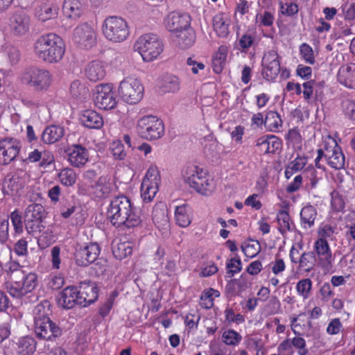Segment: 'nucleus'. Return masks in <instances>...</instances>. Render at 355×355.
<instances>
[{
    "instance_id": "obj_1",
    "label": "nucleus",
    "mask_w": 355,
    "mask_h": 355,
    "mask_svg": "<svg viewBox=\"0 0 355 355\" xmlns=\"http://www.w3.org/2000/svg\"><path fill=\"white\" fill-rule=\"evenodd\" d=\"M107 218L117 227L134 228L139 226L142 222L139 210L123 195L115 196L111 200Z\"/></svg>"
},
{
    "instance_id": "obj_2",
    "label": "nucleus",
    "mask_w": 355,
    "mask_h": 355,
    "mask_svg": "<svg viewBox=\"0 0 355 355\" xmlns=\"http://www.w3.org/2000/svg\"><path fill=\"white\" fill-rule=\"evenodd\" d=\"M34 55L49 64L59 62L65 53L64 42L55 33H46L37 37L33 43Z\"/></svg>"
},
{
    "instance_id": "obj_3",
    "label": "nucleus",
    "mask_w": 355,
    "mask_h": 355,
    "mask_svg": "<svg viewBox=\"0 0 355 355\" xmlns=\"http://www.w3.org/2000/svg\"><path fill=\"white\" fill-rule=\"evenodd\" d=\"M182 176L185 183L202 195L209 196L215 191L216 183L214 178L200 166L194 164L186 166L182 171Z\"/></svg>"
},
{
    "instance_id": "obj_4",
    "label": "nucleus",
    "mask_w": 355,
    "mask_h": 355,
    "mask_svg": "<svg viewBox=\"0 0 355 355\" xmlns=\"http://www.w3.org/2000/svg\"><path fill=\"white\" fill-rule=\"evenodd\" d=\"M19 80L37 92L49 91L54 82L53 75L49 69L34 66L24 69Z\"/></svg>"
},
{
    "instance_id": "obj_5",
    "label": "nucleus",
    "mask_w": 355,
    "mask_h": 355,
    "mask_svg": "<svg viewBox=\"0 0 355 355\" xmlns=\"http://www.w3.org/2000/svg\"><path fill=\"white\" fill-rule=\"evenodd\" d=\"M49 309L40 304L34 309V331L35 336L46 340H53L61 336V329L48 317Z\"/></svg>"
},
{
    "instance_id": "obj_6",
    "label": "nucleus",
    "mask_w": 355,
    "mask_h": 355,
    "mask_svg": "<svg viewBox=\"0 0 355 355\" xmlns=\"http://www.w3.org/2000/svg\"><path fill=\"white\" fill-rule=\"evenodd\" d=\"M324 157L327 164L332 168L341 169L345 166V157L338 145L337 141L331 136H327L323 140V149L318 150V156L315 159V166L321 168L320 160Z\"/></svg>"
},
{
    "instance_id": "obj_7",
    "label": "nucleus",
    "mask_w": 355,
    "mask_h": 355,
    "mask_svg": "<svg viewBox=\"0 0 355 355\" xmlns=\"http://www.w3.org/2000/svg\"><path fill=\"white\" fill-rule=\"evenodd\" d=\"M134 49L145 62H150L159 58L164 51V44L155 34L146 33L141 35L135 42Z\"/></svg>"
},
{
    "instance_id": "obj_8",
    "label": "nucleus",
    "mask_w": 355,
    "mask_h": 355,
    "mask_svg": "<svg viewBox=\"0 0 355 355\" xmlns=\"http://www.w3.org/2000/svg\"><path fill=\"white\" fill-rule=\"evenodd\" d=\"M101 30L105 38L113 43L123 42L130 35L128 22L116 16L107 17L103 22Z\"/></svg>"
},
{
    "instance_id": "obj_9",
    "label": "nucleus",
    "mask_w": 355,
    "mask_h": 355,
    "mask_svg": "<svg viewBox=\"0 0 355 355\" xmlns=\"http://www.w3.org/2000/svg\"><path fill=\"white\" fill-rule=\"evenodd\" d=\"M144 88L140 80L128 76L119 83L118 94L126 103L133 105L139 103L144 96Z\"/></svg>"
},
{
    "instance_id": "obj_10",
    "label": "nucleus",
    "mask_w": 355,
    "mask_h": 355,
    "mask_svg": "<svg viewBox=\"0 0 355 355\" xmlns=\"http://www.w3.org/2000/svg\"><path fill=\"white\" fill-rule=\"evenodd\" d=\"M137 131L143 139L155 140L164 135V125L160 119L155 116L147 115L137 121Z\"/></svg>"
},
{
    "instance_id": "obj_11",
    "label": "nucleus",
    "mask_w": 355,
    "mask_h": 355,
    "mask_svg": "<svg viewBox=\"0 0 355 355\" xmlns=\"http://www.w3.org/2000/svg\"><path fill=\"white\" fill-rule=\"evenodd\" d=\"M37 285V276L33 272H22L15 280L7 286L10 295L19 298L33 291Z\"/></svg>"
},
{
    "instance_id": "obj_12",
    "label": "nucleus",
    "mask_w": 355,
    "mask_h": 355,
    "mask_svg": "<svg viewBox=\"0 0 355 355\" xmlns=\"http://www.w3.org/2000/svg\"><path fill=\"white\" fill-rule=\"evenodd\" d=\"M161 178L158 168L150 166L143 178L141 185V196L144 201H151L159 190Z\"/></svg>"
},
{
    "instance_id": "obj_13",
    "label": "nucleus",
    "mask_w": 355,
    "mask_h": 355,
    "mask_svg": "<svg viewBox=\"0 0 355 355\" xmlns=\"http://www.w3.org/2000/svg\"><path fill=\"white\" fill-rule=\"evenodd\" d=\"M94 99L95 105L101 110L114 109L117 104L113 85L109 83H103L96 86Z\"/></svg>"
},
{
    "instance_id": "obj_14",
    "label": "nucleus",
    "mask_w": 355,
    "mask_h": 355,
    "mask_svg": "<svg viewBox=\"0 0 355 355\" xmlns=\"http://www.w3.org/2000/svg\"><path fill=\"white\" fill-rule=\"evenodd\" d=\"M72 40L80 48L89 49L96 44V33L89 24H81L73 30Z\"/></svg>"
},
{
    "instance_id": "obj_15",
    "label": "nucleus",
    "mask_w": 355,
    "mask_h": 355,
    "mask_svg": "<svg viewBox=\"0 0 355 355\" xmlns=\"http://www.w3.org/2000/svg\"><path fill=\"white\" fill-rule=\"evenodd\" d=\"M280 71V57L275 49L266 51L262 58V76L268 81L274 80Z\"/></svg>"
},
{
    "instance_id": "obj_16",
    "label": "nucleus",
    "mask_w": 355,
    "mask_h": 355,
    "mask_svg": "<svg viewBox=\"0 0 355 355\" xmlns=\"http://www.w3.org/2000/svg\"><path fill=\"white\" fill-rule=\"evenodd\" d=\"M21 148L20 142L13 138L0 140V164L6 165L13 161Z\"/></svg>"
},
{
    "instance_id": "obj_17",
    "label": "nucleus",
    "mask_w": 355,
    "mask_h": 355,
    "mask_svg": "<svg viewBox=\"0 0 355 355\" xmlns=\"http://www.w3.org/2000/svg\"><path fill=\"white\" fill-rule=\"evenodd\" d=\"M314 250L318 257L319 265L325 270L332 268L334 258L327 241L324 239H318L313 245Z\"/></svg>"
},
{
    "instance_id": "obj_18",
    "label": "nucleus",
    "mask_w": 355,
    "mask_h": 355,
    "mask_svg": "<svg viewBox=\"0 0 355 355\" xmlns=\"http://www.w3.org/2000/svg\"><path fill=\"white\" fill-rule=\"evenodd\" d=\"M191 24V17L187 13L171 12L164 19L165 28L174 34Z\"/></svg>"
},
{
    "instance_id": "obj_19",
    "label": "nucleus",
    "mask_w": 355,
    "mask_h": 355,
    "mask_svg": "<svg viewBox=\"0 0 355 355\" xmlns=\"http://www.w3.org/2000/svg\"><path fill=\"white\" fill-rule=\"evenodd\" d=\"M66 153L68 162L73 167H83L89 161L88 150L80 144L69 146Z\"/></svg>"
},
{
    "instance_id": "obj_20",
    "label": "nucleus",
    "mask_w": 355,
    "mask_h": 355,
    "mask_svg": "<svg viewBox=\"0 0 355 355\" xmlns=\"http://www.w3.org/2000/svg\"><path fill=\"white\" fill-rule=\"evenodd\" d=\"M100 254L99 245L96 243H89L79 248L75 254L76 263L86 266L94 262Z\"/></svg>"
},
{
    "instance_id": "obj_21",
    "label": "nucleus",
    "mask_w": 355,
    "mask_h": 355,
    "mask_svg": "<svg viewBox=\"0 0 355 355\" xmlns=\"http://www.w3.org/2000/svg\"><path fill=\"white\" fill-rule=\"evenodd\" d=\"M255 146L261 153H275L281 149L282 142L275 135H264L256 140Z\"/></svg>"
},
{
    "instance_id": "obj_22",
    "label": "nucleus",
    "mask_w": 355,
    "mask_h": 355,
    "mask_svg": "<svg viewBox=\"0 0 355 355\" xmlns=\"http://www.w3.org/2000/svg\"><path fill=\"white\" fill-rule=\"evenodd\" d=\"M9 26L15 35H23L29 31L30 19L22 12H16L10 17Z\"/></svg>"
},
{
    "instance_id": "obj_23",
    "label": "nucleus",
    "mask_w": 355,
    "mask_h": 355,
    "mask_svg": "<svg viewBox=\"0 0 355 355\" xmlns=\"http://www.w3.org/2000/svg\"><path fill=\"white\" fill-rule=\"evenodd\" d=\"M79 305L87 306L94 303L98 297L97 288L94 284L83 282L78 288Z\"/></svg>"
},
{
    "instance_id": "obj_24",
    "label": "nucleus",
    "mask_w": 355,
    "mask_h": 355,
    "mask_svg": "<svg viewBox=\"0 0 355 355\" xmlns=\"http://www.w3.org/2000/svg\"><path fill=\"white\" fill-rule=\"evenodd\" d=\"M58 303L66 309H72L76 304L79 305V295L78 288L68 286L60 292Z\"/></svg>"
},
{
    "instance_id": "obj_25",
    "label": "nucleus",
    "mask_w": 355,
    "mask_h": 355,
    "mask_svg": "<svg viewBox=\"0 0 355 355\" xmlns=\"http://www.w3.org/2000/svg\"><path fill=\"white\" fill-rule=\"evenodd\" d=\"M214 31L216 35L223 38H226L230 34L231 19L228 14L219 12L214 15L212 20Z\"/></svg>"
},
{
    "instance_id": "obj_26",
    "label": "nucleus",
    "mask_w": 355,
    "mask_h": 355,
    "mask_svg": "<svg viewBox=\"0 0 355 355\" xmlns=\"http://www.w3.org/2000/svg\"><path fill=\"white\" fill-rule=\"evenodd\" d=\"M152 219L157 227L161 230H166L169 227L168 210L165 204L159 202L153 207Z\"/></svg>"
},
{
    "instance_id": "obj_27",
    "label": "nucleus",
    "mask_w": 355,
    "mask_h": 355,
    "mask_svg": "<svg viewBox=\"0 0 355 355\" xmlns=\"http://www.w3.org/2000/svg\"><path fill=\"white\" fill-rule=\"evenodd\" d=\"M106 75L105 64L100 60L90 62L85 69V76L92 82L103 80Z\"/></svg>"
},
{
    "instance_id": "obj_28",
    "label": "nucleus",
    "mask_w": 355,
    "mask_h": 355,
    "mask_svg": "<svg viewBox=\"0 0 355 355\" xmlns=\"http://www.w3.org/2000/svg\"><path fill=\"white\" fill-rule=\"evenodd\" d=\"M62 10L67 17L76 20L84 13L85 3L83 0H64Z\"/></svg>"
},
{
    "instance_id": "obj_29",
    "label": "nucleus",
    "mask_w": 355,
    "mask_h": 355,
    "mask_svg": "<svg viewBox=\"0 0 355 355\" xmlns=\"http://www.w3.org/2000/svg\"><path fill=\"white\" fill-rule=\"evenodd\" d=\"M82 125L89 129H101L104 124L102 116L94 110L83 112L80 117Z\"/></svg>"
},
{
    "instance_id": "obj_30",
    "label": "nucleus",
    "mask_w": 355,
    "mask_h": 355,
    "mask_svg": "<svg viewBox=\"0 0 355 355\" xmlns=\"http://www.w3.org/2000/svg\"><path fill=\"white\" fill-rule=\"evenodd\" d=\"M338 82L348 88H355V63L340 67L338 72Z\"/></svg>"
},
{
    "instance_id": "obj_31",
    "label": "nucleus",
    "mask_w": 355,
    "mask_h": 355,
    "mask_svg": "<svg viewBox=\"0 0 355 355\" xmlns=\"http://www.w3.org/2000/svg\"><path fill=\"white\" fill-rule=\"evenodd\" d=\"M175 42L180 47L187 49L191 46L196 40L194 31L191 28V24L189 27L183 28L174 34Z\"/></svg>"
},
{
    "instance_id": "obj_32",
    "label": "nucleus",
    "mask_w": 355,
    "mask_h": 355,
    "mask_svg": "<svg viewBox=\"0 0 355 355\" xmlns=\"http://www.w3.org/2000/svg\"><path fill=\"white\" fill-rule=\"evenodd\" d=\"M228 53V47L222 45L213 54L211 67L216 73H220L224 69Z\"/></svg>"
},
{
    "instance_id": "obj_33",
    "label": "nucleus",
    "mask_w": 355,
    "mask_h": 355,
    "mask_svg": "<svg viewBox=\"0 0 355 355\" xmlns=\"http://www.w3.org/2000/svg\"><path fill=\"white\" fill-rule=\"evenodd\" d=\"M44 212L43 207L40 204H31L26 209L25 214L27 220L26 228L31 229L33 231V227L28 226L30 222L38 225L42 219Z\"/></svg>"
},
{
    "instance_id": "obj_34",
    "label": "nucleus",
    "mask_w": 355,
    "mask_h": 355,
    "mask_svg": "<svg viewBox=\"0 0 355 355\" xmlns=\"http://www.w3.org/2000/svg\"><path fill=\"white\" fill-rule=\"evenodd\" d=\"M64 134V129L59 125H51L44 129L42 135L43 142L48 144L58 141Z\"/></svg>"
},
{
    "instance_id": "obj_35",
    "label": "nucleus",
    "mask_w": 355,
    "mask_h": 355,
    "mask_svg": "<svg viewBox=\"0 0 355 355\" xmlns=\"http://www.w3.org/2000/svg\"><path fill=\"white\" fill-rule=\"evenodd\" d=\"M114 186L110 178L101 176L93 187L94 193L98 198H105L112 191Z\"/></svg>"
},
{
    "instance_id": "obj_36",
    "label": "nucleus",
    "mask_w": 355,
    "mask_h": 355,
    "mask_svg": "<svg viewBox=\"0 0 355 355\" xmlns=\"http://www.w3.org/2000/svg\"><path fill=\"white\" fill-rule=\"evenodd\" d=\"M316 217L317 211L313 206L311 205L304 206L300 211V220L302 227L305 229L313 227Z\"/></svg>"
},
{
    "instance_id": "obj_37",
    "label": "nucleus",
    "mask_w": 355,
    "mask_h": 355,
    "mask_svg": "<svg viewBox=\"0 0 355 355\" xmlns=\"http://www.w3.org/2000/svg\"><path fill=\"white\" fill-rule=\"evenodd\" d=\"M176 223L182 227H187L191 222V209L187 205L178 206L175 211Z\"/></svg>"
},
{
    "instance_id": "obj_38",
    "label": "nucleus",
    "mask_w": 355,
    "mask_h": 355,
    "mask_svg": "<svg viewBox=\"0 0 355 355\" xmlns=\"http://www.w3.org/2000/svg\"><path fill=\"white\" fill-rule=\"evenodd\" d=\"M133 245L130 241H115L112 246V253L118 259H123L132 252Z\"/></svg>"
},
{
    "instance_id": "obj_39",
    "label": "nucleus",
    "mask_w": 355,
    "mask_h": 355,
    "mask_svg": "<svg viewBox=\"0 0 355 355\" xmlns=\"http://www.w3.org/2000/svg\"><path fill=\"white\" fill-rule=\"evenodd\" d=\"M36 349L35 340L29 336L22 337L17 342V352L19 355H32Z\"/></svg>"
},
{
    "instance_id": "obj_40",
    "label": "nucleus",
    "mask_w": 355,
    "mask_h": 355,
    "mask_svg": "<svg viewBox=\"0 0 355 355\" xmlns=\"http://www.w3.org/2000/svg\"><path fill=\"white\" fill-rule=\"evenodd\" d=\"M57 176L59 182L65 187L73 186L78 178L77 173L73 168L69 167L61 169Z\"/></svg>"
},
{
    "instance_id": "obj_41",
    "label": "nucleus",
    "mask_w": 355,
    "mask_h": 355,
    "mask_svg": "<svg viewBox=\"0 0 355 355\" xmlns=\"http://www.w3.org/2000/svg\"><path fill=\"white\" fill-rule=\"evenodd\" d=\"M307 163V158L304 156H297L295 159L289 162L285 169V177L286 179L295 173L302 170Z\"/></svg>"
},
{
    "instance_id": "obj_42",
    "label": "nucleus",
    "mask_w": 355,
    "mask_h": 355,
    "mask_svg": "<svg viewBox=\"0 0 355 355\" xmlns=\"http://www.w3.org/2000/svg\"><path fill=\"white\" fill-rule=\"evenodd\" d=\"M277 219L279 225V230L282 234H285L293 230L294 224L286 211L280 210L277 213Z\"/></svg>"
},
{
    "instance_id": "obj_43",
    "label": "nucleus",
    "mask_w": 355,
    "mask_h": 355,
    "mask_svg": "<svg viewBox=\"0 0 355 355\" xmlns=\"http://www.w3.org/2000/svg\"><path fill=\"white\" fill-rule=\"evenodd\" d=\"M161 87L165 92H177L180 89V80L173 75H165L162 78Z\"/></svg>"
},
{
    "instance_id": "obj_44",
    "label": "nucleus",
    "mask_w": 355,
    "mask_h": 355,
    "mask_svg": "<svg viewBox=\"0 0 355 355\" xmlns=\"http://www.w3.org/2000/svg\"><path fill=\"white\" fill-rule=\"evenodd\" d=\"M5 270L10 282L24 272V267L18 261L12 260L11 257L5 265Z\"/></svg>"
},
{
    "instance_id": "obj_45",
    "label": "nucleus",
    "mask_w": 355,
    "mask_h": 355,
    "mask_svg": "<svg viewBox=\"0 0 355 355\" xmlns=\"http://www.w3.org/2000/svg\"><path fill=\"white\" fill-rule=\"evenodd\" d=\"M220 293L217 290L209 288L203 291L200 297V306L206 309H209L214 306V300L219 297Z\"/></svg>"
},
{
    "instance_id": "obj_46",
    "label": "nucleus",
    "mask_w": 355,
    "mask_h": 355,
    "mask_svg": "<svg viewBox=\"0 0 355 355\" xmlns=\"http://www.w3.org/2000/svg\"><path fill=\"white\" fill-rule=\"evenodd\" d=\"M265 125L271 132L278 131L282 125V121L279 114L272 111L268 112L265 118Z\"/></svg>"
},
{
    "instance_id": "obj_47",
    "label": "nucleus",
    "mask_w": 355,
    "mask_h": 355,
    "mask_svg": "<svg viewBox=\"0 0 355 355\" xmlns=\"http://www.w3.org/2000/svg\"><path fill=\"white\" fill-rule=\"evenodd\" d=\"M222 341L228 346H237L242 340V336L233 329H226L222 334Z\"/></svg>"
},
{
    "instance_id": "obj_48",
    "label": "nucleus",
    "mask_w": 355,
    "mask_h": 355,
    "mask_svg": "<svg viewBox=\"0 0 355 355\" xmlns=\"http://www.w3.org/2000/svg\"><path fill=\"white\" fill-rule=\"evenodd\" d=\"M315 262V256L312 252H304L301 254L297 263L301 269L309 272L313 268Z\"/></svg>"
},
{
    "instance_id": "obj_49",
    "label": "nucleus",
    "mask_w": 355,
    "mask_h": 355,
    "mask_svg": "<svg viewBox=\"0 0 355 355\" xmlns=\"http://www.w3.org/2000/svg\"><path fill=\"white\" fill-rule=\"evenodd\" d=\"M286 140L288 146H292L295 149H300L302 147V138L297 128L288 130L286 136Z\"/></svg>"
},
{
    "instance_id": "obj_50",
    "label": "nucleus",
    "mask_w": 355,
    "mask_h": 355,
    "mask_svg": "<svg viewBox=\"0 0 355 355\" xmlns=\"http://www.w3.org/2000/svg\"><path fill=\"white\" fill-rule=\"evenodd\" d=\"M312 288V282L306 278L300 280L296 284V291L304 300L309 298Z\"/></svg>"
},
{
    "instance_id": "obj_51",
    "label": "nucleus",
    "mask_w": 355,
    "mask_h": 355,
    "mask_svg": "<svg viewBox=\"0 0 355 355\" xmlns=\"http://www.w3.org/2000/svg\"><path fill=\"white\" fill-rule=\"evenodd\" d=\"M57 15L58 8L52 5H44L37 12L39 19L43 21L55 18Z\"/></svg>"
},
{
    "instance_id": "obj_52",
    "label": "nucleus",
    "mask_w": 355,
    "mask_h": 355,
    "mask_svg": "<svg viewBox=\"0 0 355 355\" xmlns=\"http://www.w3.org/2000/svg\"><path fill=\"white\" fill-rule=\"evenodd\" d=\"M70 94L73 98H81L88 94V89L80 80H76L71 84Z\"/></svg>"
},
{
    "instance_id": "obj_53",
    "label": "nucleus",
    "mask_w": 355,
    "mask_h": 355,
    "mask_svg": "<svg viewBox=\"0 0 355 355\" xmlns=\"http://www.w3.org/2000/svg\"><path fill=\"white\" fill-rule=\"evenodd\" d=\"M300 54L303 60L309 64L315 63V56L313 49L306 43H303L300 46Z\"/></svg>"
},
{
    "instance_id": "obj_54",
    "label": "nucleus",
    "mask_w": 355,
    "mask_h": 355,
    "mask_svg": "<svg viewBox=\"0 0 355 355\" xmlns=\"http://www.w3.org/2000/svg\"><path fill=\"white\" fill-rule=\"evenodd\" d=\"M336 230V225L329 223L321 224L318 229V235L320 236L319 239H324L325 240H327V239H331L335 233Z\"/></svg>"
},
{
    "instance_id": "obj_55",
    "label": "nucleus",
    "mask_w": 355,
    "mask_h": 355,
    "mask_svg": "<svg viewBox=\"0 0 355 355\" xmlns=\"http://www.w3.org/2000/svg\"><path fill=\"white\" fill-rule=\"evenodd\" d=\"M242 250L247 257L253 258L260 252L261 246L258 241H254L243 246Z\"/></svg>"
},
{
    "instance_id": "obj_56",
    "label": "nucleus",
    "mask_w": 355,
    "mask_h": 355,
    "mask_svg": "<svg viewBox=\"0 0 355 355\" xmlns=\"http://www.w3.org/2000/svg\"><path fill=\"white\" fill-rule=\"evenodd\" d=\"M269 268L275 275L281 276L285 271L286 266L282 259L276 258L270 263Z\"/></svg>"
},
{
    "instance_id": "obj_57",
    "label": "nucleus",
    "mask_w": 355,
    "mask_h": 355,
    "mask_svg": "<svg viewBox=\"0 0 355 355\" xmlns=\"http://www.w3.org/2000/svg\"><path fill=\"white\" fill-rule=\"evenodd\" d=\"M12 225L16 233L20 234L23 232L22 218L19 210H14L10 216Z\"/></svg>"
},
{
    "instance_id": "obj_58",
    "label": "nucleus",
    "mask_w": 355,
    "mask_h": 355,
    "mask_svg": "<svg viewBox=\"0 0 355 355\" xmlns=\"http://www.w3.org/2000/svg\"><path fill=\"white\" fill-rule=\"evenodd\" d=\"M22 103L32 110H37L44 105L42 98L37 96L26 97L22 99Z\"/></svg>"
},
{
    "instance_id": "obj_59",
    "label": "nucleus",
    "mask_w": 355,
    "mask_h": 355,
    "mask_svg": "<svg viewBox=\"0 0 355 355\" xmlns=\"http://www.w3.org/2000/svg\"><path fill=\"white\" fill-rule=\"evenodd\" d=\"M225 320L230 323H236L237 324H241L245 321V317L239 313L235 314L234 311L231 308H227L225 311Z\"/></svg>"
},
{
    "instance_id": "obj_60",
    "label": "nucleus",
    "mask_w": 355,
    "mask_h": 355,
    "mask_svg": "<svg viewBox=\"0 0 355 355\" xmlns=\"http://www.w3.org/2000/svg\"><path fill=\"white\" fill-rule=\"evenodd\" d=\"M9 238V221L8 219L2 218L0 216V243H5Z\"/></svg>"
},
{
    "instance_id": "obj_61",
    "label": "nucleus",
    "mask_w": 355,
    "mask_h": 355,
    "mask_svg": "<svg viewBox=\"0 0 355 355\" xmlns=\"http://www.w3.org/2000/svg\"><path fill=\"white\" fill-rule=\"evenodd\" d=\"M342 107L345 116L355 120V101L346 99L343 101Z\"/></svg>"
},
{
    "instance_id": "obj_62",
    "label": "nucleus",
    "mask_w": 355,
    "mask_h": 355,
    "mask_svg": "<svg viewBox=\"0 0 355 355\" xmlns=\"http://www.w3.org/2000/svg\"><path fill=\"white\" fill-rule=\"evenodd\" d=\"M291 342L293 347L298 349L297 353L299 355L308 354L309 351L306 348V341L303 338L296 336L291 340Z\"/></svg>"
},
{
    "instance_id": "obj_63",
    "label": "nucleus",
    "mask_w": 355,
    "mask_h": 355,
    "mask_svg": "<svg viewBox=\"0 0 355 355\" xmlns=\"http://www.w3.org/2000/svg\"><path fill=\"white\" fill-rule=\"evenodd\" d=\"M111 150L112 155L115 157V159L122 160L124 159L126 156L124 147L123 144H121V141L113 142L112 144Z\"/></svg>"
},
{
    "instance_id": "obj_64",
    "label": "nucleus",
    "mask_w": 355,
    "mask_h": 355,
    "mask_svg": "<svg viewBox=\"0 0 355 355\" xmlns=\"http://www.w3.org/2000/svg\"><path fill=\"white\" fill-rule=\"evenodd\" d=\"M331 207L336 211H340L345 207V201L336 191L331 193Z\"/></svg>"
}]
</instances>
